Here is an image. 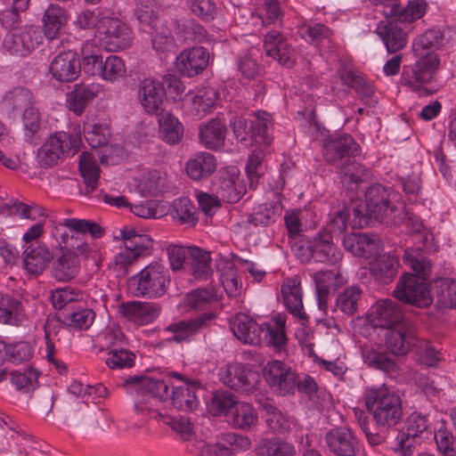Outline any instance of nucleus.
<instances>
[{
	"label": "nucleus",
	"instance_id": "e2e57ef3",
	"mask_svg": "<svg viewBox=\"0 0 456 456\" xmlns=\"http://www.w3.org/2000/svg\"><path fill=\"white\" fill-rule=\"evenodd\" d=\"M361 297L362 289L357 286H350L338 294L336 305L343 314L353 315L357 312Z\"/></svg>",
	"mask_w": 456,
	"mask_h": 456
},
{
	"label": "nucleus",
	"instance_id": "2eb2a0df",
	"mask_svg": "<svg viewBox=\"0 0 456 456\" xmlns=\"http://www.w3.org/2000/svg\"><path fill=\"white\" fill-rule=\"evenodd\" d=\"M218 376L224 385L241 393H251L259 381L256 371L239 362L224 365L220 368Z\"/></svg>",
	"mask_w": 456,
	"mask_h": 456
},
{
	"label": "nucleus",
	"instance_id": "79ce46f5",
	"mask_svg": "<svg viewBox=\"0 0 456 456\" xmlns=\"http://www.w3.org/2000/svg\"><path fill=\"white\" fill-rule=\"evenodd\" d=\"M213 318L214 314L212 313H207L194 320L174 323L168 327V330L173 333L170 339L176 342L188 341L208 321Z\"/></svg>",
	"mask_w": 456,
	"mask_h": 456
},
{
	"label": "nucleus",
	"instance_id": "473e14b6",
	"mask_svg": "<svg viewBox=\"0 0 456 456\" xmlns=\"http://www.w3.org/2000/svg\"><path fill=\"white\" fill-rule=\"evenodd\" d=\"M234 336L245 344H257L261 338V324L244 314H237L231 321Z\"/></svg>",
	"mask_w": 456,
	"mask_h": 456
},
{
	"label": "nucleus",
	"instance_id": "412c9836",
	"mask_svg": "<svg viewBox=\"0 0 456 456\" xmlns=\"http://www.w3.org/2000/svg\"><path fill=\"white\" fill-rule=\"evenodd\" d=\"M230 2L235 7V16L240 15L245 17L248 14L251 19H254V15H256V18L261 21L263 26L276 25L281 21L283 11L281 6V0H264V2L255 9L254 12H251L247 8L241 7L243 1L230 0Z\"/></svg>",
	"mask_w": 456,
	"mask_h": 456
},
{
	"label": "nucleus",
	"instance_id": "774afa93",
	"mask_svg": "<svg viewBox=\"0 0 456 456\" xmlns=\"http://www.w3.org/2000/svg\"><path fill=\"white\" fill-rule=\"evenodd\" d=\"M436 298L439 306L456 308V280H440L436 285Z\"/></svg>",
	"mask_w": 456,
	"mask_h": 456
},
{
	"label": "nucleus",
	"instance_id": "9d476101",
	"mask_svg": "<svg viewBox=\"0 0 456 456\" xmlns=\"http://www.w3.org/2000/svg\"><path fill=\"white\" fill-rule=\"evenodd\" d=\"M82 142L79 134L56 132L51 134L37 151V159L42 167L55 165L60 159L76 153Z\"/></svg>",
	"mask_w": 456,
	"mask_h": 456
},
{
	"label": "nucleus",
	"instance_id": "a878e982",
	"mask_svg": "<svg viewBox=\"0 0 456 456\" xmlns=\"http://www.w3.org/2000/svg\"><path fill=\"white\" fill-rule=\"evenodd\" d=\"M329 449L337 456H354L359 442L347 428H338L326 434Z\"/></svg>",
	"mask_w": 456,
	"mask_h": 456
},
{
	"label": "nucleus",
	"instance_id": "72a5a7b5",
	"mask_svg": "<svg viewBox=\"0 0 456 456\" xmlns=\"http://www.w3.org/2000/svg\"><path fill=\"white\" fill-rule=\"evenodd\" d=\"M122 314L137 325H145L153 322L159 314L155 303L129 302L121 305Z\"/></svg>",
	"mask_w": 456,
	"mask_h": 456
},
{
	"label": "nucleus",
	"instance_id": "bb28decb",
	"mask_svg": "<svg viewBox=\"0 0 456 456\" xmlns=\"http://www.w3.org/2000/svg\"><path fill=\"white\" fill-rule=\"evenodd\" d=\"M308 244L312 257L317 262L333 265L342 257V253L332 242V237L329 232L319 233Z\"/></svg>",
	"mask_w": 456,
	"mask_h": 456
},
{
	"label": "nucleus",
	"instance_id": "f3484780",
	"mask_svg": "<svg viewBox=\"0 0 456 456\" xmlns=\"http://www.w3.org/2000/svg\"><path fill=\"white\" fill-rule=\"evenodd\" d=\"M64 229L70 233V242L87 233L91 235L92 239L100 238L103 233L102 227L96 223L86 219L65 218L58 224L53 223L52 224L51 234L60 244L68 243V234Z\"/></svg>",
	"mask_w": 456,
	"mask_h": 456
},
{
	"label": "nucleus",
	"instance_id": "ea45409f",
	"mask_svg": "<svg viewBox=\"0 0 456 456\" xmlns=\"http://www.w3.org/2000/svg\"><path fill=\"white\" fill-rule=\"evenodd\" d=\"M216 168V159L211 153L200 152L189 159L186 173L193 180H200L212 175Z\"/></svg>",
	"mask_w": 456,
	"mask_h": 456
},
{
	"label": "nucleus",
	"instance_id": "8fccbe9b",
	"mask_svg": "<svg viewBox=\"0 0 456 456\" xmlns=\"http://www.w3.org/2000/svg\"><path fill=\"white\" fill-rule=\"evenodd\" d=\"M34 98L32 93L26 88L18 87L8 92L1 104L2 108L8 112H20L27 108L33 107Z\"/></svg>",
	"mask_w": 456,
	"mask_h": 456
},
{
	"label": "nucleus",
	"instance_id": "09e8293b",
	"mask_svg": "<svg viewBox=\"0 0 456 456\" xmlns=\"http://www.w3.org/2000/svg\"><path fill=\"white\" fill-rule=\"evenodd\" d=\"M210 254L209 252L193 247L191 256L188 262L189 272L195 280L206 281L212 275V268L210 265Z\"/></svg>",
	"mask_w": 456,
	"mask_h": 456
},
{
	"label": "nucleus",
	"instance_id": "e433bc0d",
	"mask_svg": "<svg viewBox=\"0 0 456 456\" xmlns=\"http://www.w3.org/2000/svg\"><path fill=\"white\" fill-rule=\"evenodd\" d=\"M358 152V145L353 137L343 134L336 138H330L323 147V154L327 161L333 162L347 155H354Z\"/></svg>",
	"mask_w": 456,
	"mask_h": 456
},
{
	"label": "nucleus",
	"instance_id": "f257e3e1",
	"mask_svg": "<svg viewBox=\"0 0 456 456\" xmlns=\"http://www.w3.org/2000/svg\"><path fill=\"white\" fill-rule=\"evenodd\" d=\"M124 387L126 393L135 397L134 409L138 413L153 419L163 418L166 423H168L167 418L153 407L157 399H171L175 408L184 411H192L199 404L196 385L176 371L169 372L164 378L134 377L124 382Z\"/></svg>",
	"mask_w": 456,
	"mask_h": 456
},
{
	"label": "nucleus",
	"instance_id": "338daca9",
	"mask_svg": "<svg viewBox=\"0 0 456 456\" xmlns=\"http://www.w3.org/2000/svg\"><path fill=\"white\" fill-rule=\"evenodd\" d=\"M434 438L438 451L443 456H455L456 449L453 445V436L446 428L444 419H437L434 428Z\"/></svg>",
	"mask_w": 456,
	"mask_h": 456
},
{
	"label": "nucleus",
	"instance_id": "b1692460",
	"mask_svg": "<svg viewBox=\"0 0 456 456\" xmlns=\"http://www.w3.org/2000/svg\"><path fill=\"white\" fill-rule=\"evenodd\" d=\"M81 63L73 51H67L56 55L51 62L52 76L60 82H71L77 78Z\"/></svg>",
	"mask_w": 456,
	"mask_h": 456
},
{
	"label": "nucleus",
	"instance_id": "a18cd8bd",
	"mask_svg": "<svg viewBox=\"0 0 456 456\" xmlns=\"http://www.w3.org/2000/svg\"><path fill=\"white\" fill-rule=\"evenodd\" d=\"M80 259L73 251L66 248L54 264L53 273L59 281L73 279L79 272Z\"/></svg>",
	"mask_w": 456,
	"mask_h": 456
},
{
	"label": "nucleus",
	"instance_id": "0e129e2a",
	"mask_svg": "<svg viewBox=\"0 0 456 456\" xmlns=\"http://www.w3.org/2000/svg\"><path fill=\"white\" fill-rule=\"evenodd\" d=\"M238 400L229 391H216L208 404L209 411L216 416L224 415L228 419Z\"/></svg>",
	"mask_w": 456,
	"mask_h": 456
},
{
	"label": "nucleus",
	"instance_id": "4c0bfd02",
	"mask_svg": "<svg viewBox=\"0 0 456 456\" xmlns=\"http://www.w3.org/2000/svg\"><path fill=\"white\" fill-rule=\"evenodd\" d=\"M33 353V346L26 341L6 343L0 340V367L5 361L15 364L28 362Z\"/></svg>",
	"mask_w": 456,
	"mask_h": 456
},
{
	"label": "nucleus",
	"instance_id": "603ef678",
	"mask_svg": "<svg viewBox=\"0 0 456 456\" xmlns=\"http://www.w3.org/2000/svg\"><path fill=\"white\" fill-rule=\"evenodd\" d=\"M267 428L273 433L285 434L290 428L289 419L269 402L260 403Z\"/></svg>",
	"mask_w": 456,
	"mask_h": 456
},
{
	"label": "nucleus",
	"instance_id": "a19ab883",
	"mask_svg": "<svg viewBox=\"0 0 456 456\" xmlns=\"http://www.w3.org/2000/svg\"><path fill=\"white\" fill-rule=\"evenodd\" d=\"M231 448L219 444H204L200 452V456H233L232 450H247L250 447V442L247 437L228 434Z\"/></svg>",
	"mask_w": 456,
	"mask_h": 456
},
{
	"label": "nucleus",
	"instance_id": "dca6fc26",
	"mask_svg": "<svg viewBox=\"0 0 456 456\" xmlns=\"http://www.w3.org/2000/svg\"><path fill=\"white\" fill-rule=\"evenodd\" d=\"M264 376L270 388L280 395L293 394L296 389L297 373L283 362H268Z\"/></svg>",
	"mask_w": 456,
	"mask_h": 456
},
{
	"label": "nucleus",
	"instance_id": "4be33fe9",
	"mask_svg": "<svg viewBox=\"0 0 456 456\" xmlns=\"http://www.w3.org/2000/svg\"><path fill=\"white\" fill-rule=\"evenodd\" d=\"M216 101V91L206 86L189 91L184 96L183 105L190 114L202 117L215 107Z\"/></svg>",
	"mask_w": 456,
	"mask_h": 456
},
{
	"label": "nucleus",
	"instance_id": "7c9ffc66",
	"mask_svg": "<svg viewBox=\"0 0 456 456\" xmlns=\"http://www.w3.org/2000/svg\"><path fill=\"white\" fill-rule=\"evenodd\" d=\"M84 136L92 148L105 146L110 137V121L106 117L86 118Z\"/></svg>",
	"mask_w": 456,
	"mask_h": 456
},
{
	"label": "nucleus",
	"instance_id": "5fc2aeb1",
	"mask_svg": "<svg viewBox=\"0 0 456 456\" xmlns=\"http://www.w3.org/2000/svg\"><path fill=\"white\" fill-rule=\"evenodd\" d=\"M79 171L88 189L93 191L98 184L100 168L94 152L85 151L79 157Z\"/></svg>",
	"mask_w": 456,
	"mask_h": 456
},
{
	"label": "nucleus",
	"instance_id": "1a4fd4ad",
	"mask_svg": "<svg viewBox=\"0 0 456 456\" xmlns=\"http://www.w3.org/2000/svg\"><path fill=\"white\" fill-rule=\"evenodd\" d=\"M120 237L124 247L116 254L112 260L114 268L121 273H126L127 268L137 261L139 257L151 254L152 240L147 234L137 233L129 226L120 230Z\"/></svg>",
	"mask_w": 456,
	"mask_h": 456
},
{
	"label": "nucleus",
	"instance_id": "9b49d317",
	"mask_svg": "<svg viewBox=\"0 0 456 456\" xmlns=\"http://www.w3.org/2000/svg\"><path fill=\"white\" fill-rule=\"evenodd\" d=\"M97 37L106 50L112 52L126 49L133 39L130 28L110 10L103 14Z\"/></svg>",
	"mask_w": 456,
	"mask_h": 456
},
{
	"label": "nucleus",
	"instance_id": "aec40b11",
	"mask_svg": "<svg viewBox=\"0 0 456 456\" xmlns=\"http://www.w3.org/2000/svg\"><path fill=\"white\" fill-rule=\"evenodd\" d=\"M345 249L355 256L370 258L383 249L380 239L375 234L352 232L343 238Z\"/></svg>",
	"mask_w": 456,
	"mask_h": 456
},
{
	"label": "nucleus",
	"instance_id": "f704fd0d",
	"mask_svg": "<svg viewBox=\"0 0 456 456\" xmlns=\"http://www.w3.org/2000/svg\"><path fill=\"white\" fill-rule=\"evenodd\" d=\"M416 340L406 322H403L402 325L387 330V346L394 354L403 355L407 354Z\"/></svg>",
	"mask_w": 456,
	"mask_h": 456
},
{
	"label": "nucleus",
	"instance_id": "c03bdc74",
	"mask_svg": "<svg viewBox=\"0 0 456 456\" xmlns=\"http://www.w3.org/2000/svg\"><path fill=\"white\" fill-rule=\"evenodd\" d=\"M159 136L168 144H177L183 136V126L171 112H165L159 118Z\"/></svg>",
	"mask_w": 456,
	"mask_h": 456
},
{
	"label": "nucleus",
	"instance_id": "69168bd1",
	"mask_svg": "<svg viewBox=\"0 0 456 456\" xmlns=\"http://www.w3.org/2000/svg\"><path fill=\"white\" fill-rule=\"evenodd\" d=\"M69 245V250L73 251L75 255L81 260L92 261L97 264L100 261V250L97 243L94 239L88 240L86 239L77 238L75 241L66 243Z\"/></svg>",
	"mask_w": 456,
	"mask_h": 456
},
{
	"label": "nucleus",
	"instance_id": "052dcab7",
	"mask_svg": "<svg viewBox=\"0 0 456 456\" xmlns=\"http://www.w3.org/2000/svg\"><path fill=\"white\" fill-rule=\"evenodd\" d=\"M57 337L56 324L47 322L45 326V346L43 351L47 361L53 364L60 374H63L67 370L65 363L54 357L55 343L59 340Z\"/></svg>",
	"mask_w": 456,
	"mask_h": 456
},
{
	"label": "nucleus",
	"instance_id": "c756f323",
	"mask_svg": "<svg viewBox=\"0 0 456 456\" xmlns=\"http://www.w3.org/2000/svg\"><path fill=\"white\" fill-rule=\"evenodd\" d=\"M376 32L388 53H395L407 44V34L400 26L399 20L380 21Z\"/></svg>",
	"mask_w": 456,
	"mask_h": 456
},
{
	"label": "nucleus",
	"instance_id": "0eeeda50",
	"mask_svg": "<svg viewBox=\"0 0 456 456\" xmlns=\"http://www.w3.org/2000/svg\"><path fill=\"white\" fill-rule=\"evenodd\" d=\"M399 196L380 185L369 188L365 193V215L379 221L397 224L405 218L404 204Z\"/></svg>",
	"mask_w": 456,
	"mask_h": 456
},
{
	"label": "nucleus",
	"instance_id": "f8f14e48",
	"mask_svg": "<svg viewBox=\"0 0 456 456\" xmlns=\"http://www.w3.org/2000/svg\"><path fill=\"white\" fill-rule=\"evenodd\" d=\"M420 56L421 58L412 67L411 73L403 74V80L404 85L418 95H430L436 89L429 87L428 84L433 79L440 61L434 53H427Z\"/></svg>",
	"mask_w": 456,
	"mask_h": 456
},
{
	"label": "nucleus",
	"instance_id": "c9c22d12",
	"mask_svg": "<svg viewBox=\"0 0 456 456\" xmlns=\"http://www.w3.org/2000/svg\"><path fill=\"white\" fill-rule=\"evenodd\" d=\"M68 20L69 14L63 7L56 4H49L42 17L45 37L50 40L54 39L66 26Z\"/></svg>",
	"mask_w": 456,
	"mask_h": 456
},
{
	"label": "nucleus",
	"instance_id": "ddd939ff",
	"mask_svg": "<svg viewBox=\"0 0 456 456\" xmlns=\"http://www.w3.org/2000/svg\"><path fill=\"white\" fill-rule=\"evenodd\" d=\"M43 42L39 27L32 24L7 31L3 38L2 48L16 57H27Z\"/></svg>",
	"mask_w": 456,
	"mask_h": 456
},
{
	"label": "nucleus",
	"instance_id": "6e6d98bb",
	"mask_svg": "<svg viewBox=\"0 0 456 456\" xmlns=\"http://www.w3.org/2000/svg\"><path fill=\"white\" fill-rule=\"evenodd\" d=\"M444 35L438 28H431L421 36L418 37L413 42V51L416 55H424L425 51H432L442 47L444 43Z\"/></svg>",
	"mask_w": 456,
	"mask_h": 456
},
{
	"label": "nucleus",
	"instance_id": "3c124183",
	"mask_svg": "<svg viewBox=\"0 0 456 456\" xmlns=\"http://www.w3.org/2000/svg\"><path fill=\"white\" fill-rule=\"evenodd\" d=\"M258 415L253 405L247 402L238 401L230 415L228 421L238 428H249L256 425Z\"/></svg>",
	"mask_w": 456,
	"mask_h": 456
},
{
	"label": "nucleus",
	"instance_id": "a211bd4d",
	"mask_svg": "<svg viewBox=\"0 0 456 456\" xmlns=\"http://www.w3.org/2000/svg\"><path fill=\"white\" fill-rule=\"evenodd\" d=\"M243 265L244 260L237 256L220 258L217 263L219 281L229 297H237L242 292Z\"/></svg>",
	"mask_w": 456,
	"mask_h": 456
},
{
	"label": "nucleus",
	"instance_id": "7ed1b4c3",
	"mask_svg": "<svg viewBox=\"0 0 456 456\" xmlns=\"http://www.w3.org/2000/svg\"><path fill=\"white\" fill-rule=\"evenodd\" d=\"M403 261L412 269L414 274H404L401 277L394 291L395 297L418 307L430 305L433 297L427 282L429 263L419 248H407L404 251Z\"/></svg>",
	"mask_w": 456,
	"mask_h": 456
},
{
	"label": "nucleus",
	"instance_id": "4d7b16f0",
	"mask_svg": "<svg viewBox=\"0 0 456 456\" xmlns=\"http://www.w3.org/2000/svg\"><path fill=\"white\" fill-rule=\"evenodd\" d=\"M166 185V177L154 171L142 175L138 182L137 191L143 197L157 196L165 191Z\"/></svg>",
	"mask_w": 456,
	"mask_h": 456
},
{
	"label": "nucleus",
	"instance_id": "864d4df0",
	"mask_svg": "<svg viewBox=\"0 0 456 456\" xmlns=\"http://www.w3.org/2000/svg\"><path fill=\"white\" fill-rule=\"evenodd\" d=\"M264 335L265 341L271 346L280 348L285 345L287 337L285 333V320L277 316L268 322L261 324V336Z\"/></svg>",
	"mask_w": 456,
	"mask_h": 456
},
{
	"label": "nucleus",
	"instance_id": "423d86ee",
	"mask_svg": "<svg viewBox=\"0 0 456 456\" xmlns=\"http://www.w3.org/2000/svg\"><path fill=\"white\" fill-rule=\"evenodd\" d=\"M405 322L401 305L396 301L387 298L376 301L364 317L356 319L354 329L363 337H368L373 328L389 330Z\"/></svg>",
	"mask_w": 456,
	"mask_h": 456
},
{
	"label": "nucleus",
	"instance_id": "393cba45",
	"mask_svg": "<svg viewBox=\"0 0 456 456\" xmlns=\"http://www.w3.org/2000/svg\"><path fill=\"white\" fill-rule=\"evenodd\" d=\"M102 92L99 83L77 84L72 91L67 94L66 106L76 115H81L86 107Z\"/></svg>",
	"mask_w": 456,
	"mask_h": 456
},
{
	"label": "nucleus",
	"instance_id": "bf43d9fd",
	"mask_svg": "<svg viewBox=\"0 0 456 456\" xmlns=\"http://www.w3.org/2000/svg\"><path fill=\"white\" fill-rule=\"evenodd\" d=\"M19 212L20 216L27 219L36 220L45 216V210L38 206H24L13 202L12 200L0 196V215L8 216Z\"/></svg>",
	"mask_w": 456,
	"mask_h": 456
},
{
	"label": "nucleus",
	"instance_id": "5701e85b",
	"mask_svg": "<svg viewBox=\"0 0 456 456\" xmlns=\"http://www.w3.org/2000/svg\"><path fill=\"white\" fill-rule=\"evenodd\" d=\"M239 169L235 166H229L219 171L216 193L221 200L234 203L241 198L245 188L239 178Z\"/></svg>",
	"mask_w": 456,
	"mask_h": 456
},
{
	"label": "nucleus",
	"instance_id": "f03ea898",
	"mask_svg": "<svg viewBox=\"0 0 456 456\" xmlns=\"http://www.w3.org/2000/svg\"><path fill=\"white\" fill-rule=\"evenodd\" d=\"M233 135L243 147L253 146L248 157L246 172L250 186L257 183L261 163L272 142V118L265 111H257L235 118L231 121Z\"/></svg>",
	"mask_w": 456,
	"mask_h": 456
},
{
	"label": "nucleus",
	"instance_id": "de8ad7c7",
	"mask_svg": "<svg viewBox=\"0 0 456 456\" xmlns=\"http://www.w3.org/2000/svg\"><path fill=\"white\" fill-rule=\"evenodd\" d=\"M172 218L178 224L186 226H194L198 223L197 211L187 197L175 199L169 210Z\"/></svg>",
	"mask_w": 456,
	"mask_h": 456
},
{
	"label": "nucleus",
	"instance_id": "13d9d810",
	"mask_svg": "<svg viewBox=\"0 0 456 456\" xmlns=\"http://www.w3.org/2000/svg\"><path fill=\"white\" fill-rule=\"evenodd\" d=\"M398 265V259L395 256L391 254H379L377 258L370 262V270L376 277L387 281L395 275Z\"/></svg>",
	"mask_w": 456,
	"mask_h": 456
},
{
	"label": "nucleus",
	"instance_id": "58836bf2",
	"mask_svg": "<svg viewBox=\"0 0 456 456\" xmlns=\"http://www.w3.org/2000/svg\"><path fill=\"white\" fill-rule=\"evenodd\" d=\"M52 255L45 245L28 246L23 252L25 270L33 275L40 274L48 265Z\"/></svg>",
	"mask_w": 456,
	"mask_h": 456
},
{
	"label": "nucleus",
	"instance_id": "37998d69",
	"mask_svg": "<svg viewBox=\"0 0 456 456\" xmlns=\"http://www.w3.org/2000/svg\"><path fill=\"white\" fill-rule=\"evenodd\" d=\"M226 126L218 119H212L200 128V142L208 149H219L224 144Z\"/></svg>",
	"mask_w": 456,
	"mask_h": 456
},
{
	"label": "nucleus",
	"instance_id": "680f3d73",
	"mask_svg": "<svg viewBox=\"0 0 456 456\" xmlns=\"http://www.w3.org/2000/svg\"><path fill=\"white\" fill-rule=\"evenodd\" d=\"M256 449L261 456H296L295 447L279 438L263 439L258 443Z\"/></svg>",
	"mask_w": 456,
	"mask_h": 456
},
{
	"label": "nucleus",
	"instance_id": "4468645a",
	"mask_svg": "<svg viewBox=\"0 0 456 456\" xmlns=\"http://www.w3.org/2000/svg\"><path fill=\"white\" fill-rule=\"evenodd\" d=\"M429 433L426 415L414 411L407 418L404 431L395 436L392 449L400 456H412L414 446L411 438H425Z\"/></svg>",
	"mask_w": 456,
	"mask_h": 456
},
{
	"label": "nucleus",
	"instance_id": "2f4dec72",
	"mask_svg": "<svg viewBox=\"0 0 456 456\" xmlns=\"http://www.w3.org/2000/svg\"><path fill=\"white\" fill-rule=\"evenodd\" d=\"M314 281L317 305L320 309L326 308L329 293L346 282V278L341 273L334 271L317 272L314 274Z\"/></svg>",
	"mask_w": 456,
	"mask_h": 456
},
{
	"label": "nucleus",
	"instance_id": "20e7f679",
	"mask_svg": "<svg viewBox=\"0 0 456 456\" xmlns=\"http://www.w3.org/2000/svg\"><path fill=\"white\" fill-rule=\"evenodd\" d=\"M363 400L366 409L380 427H393L402 418L401 399L386 385L366 387Z\"/></svg>",
	"mask_w": 456,
	"mask_h": 456
},
{
	"label": "nucleus",
	"instance_id": "c85d7f7f",
	"mask_svg": "<svg viewBox=\"0 0 456 456\" xmlns=\"http://www.w3.org/2000/svg\"><path fill=\"white\" fill-rule=\"evenodd\" d=\"M281 293L288 311L299 320L305 321L306 314L303 310V292L300 280L297 277L285 279L281 288Z\"/></svg>",
	"mask_w": 456,
	"mask_h": 456
},
{
	"label": "nucleus",
	"instance_id": "39448f33",
	"mask_svg": "<svg viewBox=\"0 0 456 456\" xmlns=\"http://www.w3.org/2000/svg\"><path fill=\"white\" fill-rule=\"evenodd\" d=\"M164 83L167 84L169 91L174 90L175 96L183 93V84L172 75H167L162 79L148 76L139 81L136 97L141 108L147 114L157 115L163 109L166 100Z\"/></svg>",
	"mask_w": 456,
	"mask_h": 456
},
{
	"label": "nucleus",
	"instance_id": "49530a36",
	"mask_svg": "<svg viewBox=\"0 0 456 456\" xmlns=\"http://www.w3.org/2000/svg\"><path fill=\"white\" fill-rule=\"evenodd\" d=\"M24 316V309L18 299L0 294V323L17 326Z\"/></svg>",
	"mask_w": 456,
	"mask_h": 456
},
{
	"label": "nucleus",
	"instance_id": "cd10ccee",
	"mask_svg": "<svg viewBox=\"0 0 456 456\" xmlns=\"http://www.w3.org/2000/svg\"><path fill=\"white\" fill-rule=\"evenodd\" d=\"M264 49L265 54L283 66L290 67L294 63L292 50L284 37L277 30H270L265 35Z\"/></svg>",
	"mask_w": 456,
	"mask_h": 456
},
{
	"label": "nucleus",
	"instance_id": "6e6552de",
	"mask_svg": "<svg viewBox=\"0 0 456 456\" xmlns=\"http://www.w3.org/2000/svg\"><path fill=\"white\" fill-rule=\"evenodd\" d=\"M170 282L168 269L159 262H153L132 276L128 280L127 288L135 297L158 298L167 293Z\"/></svg>",
	"mask_w": 456,
	"mask_h": 456
},
{
	"label": "nucleus",
	"instance_id": "6ab92c4d",
	"mask_svg": "<svg viewBox=\"0 0 456 456\" xmlns=\"http://www.w3.org/2000/svg\"><path fill=\"white\" fill-rule=\"evenodd\" d=\"M210 53L202 46H193L183 49L175 58L176 70L187 77L201 74L209 63Z\"/></svg>",
	"mask_w": 456,
	"mask_h": 456
}]
</instances>
